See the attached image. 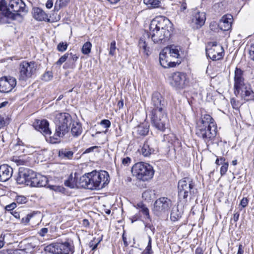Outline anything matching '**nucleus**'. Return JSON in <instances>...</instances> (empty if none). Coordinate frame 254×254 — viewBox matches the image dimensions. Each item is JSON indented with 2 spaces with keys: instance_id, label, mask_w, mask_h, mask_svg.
Instances as JSON below:
<instances>
[{
  "instance_id": "nucleus-28",
  "label": "nucleus",
  "mask_w": 254,
  "mask_h": 254,
  "mask_svg": "<svg viewBox=\"0 0 254 254\" xmlns=\"http://www.w3.org/2000/svg\"><path fill=\"white\" fill-rule=\"evenodd\" d=\"M183 212L179 209L178 206H174L172 209L170 219L171 221L176 222L182 217Z\"/></svg>"
},
{
  "instance_id": "nucleus-3",
  "label": "nucleus",
  "mask_w": 254,
  "mask_h": 254,
  "mask_svg": "<svg viewBox=\"0 0 254 254\" xmlns=\"http://www.w3.org/2000/svg\"><path fill=\"white\" fill-rule=\"evenodd\" d=\"M166 102L159 92H154L152 96L151 110L149 116L152 125L158 130L164 132L169 124V119L165 111Z\"/></svg>"
},
{
  "instance_id": "nucleus-12",
  "label": "nucleus",
  "mask_w": 254,
  "mask_h": 254,
  "mask_svg": "<svg viewBox=\"0 0 254 254\" xmlns=\"http://www.w3.org/2000/svg\"><path fill=\"white\" fill-rule=\"evenodd\" d=\"M36 173L27 168L20 167L19 168L18 176L16 182L18 184L28 186L31 180L35 176Z\"/></svg>"
},
{
  "instance_id": "nucleus-15",
  "label": "nucleus",
  "mask_w": 254,
  "mask_h": 254,
  "mask_svg": "<svg viewBox=\"0 0 254 254\" xmlns=\"http://www.w3.org/2000/svg\"><path fill=\"white\" fill-rule=\"evenodd\" d=\"M186 75L183 72H174L170 76V84L176 89L184 88L186 85Z\"/></svg>"
},
{
  "instance_id": "nucleus-35",
  "label": "nucleus",
  "mask_w": 254,
  "mask_h": 254,
  "mask_svg": "<svg viewBox=\"0 0 254 254\" xmlns=\"http://www.w3.org/2000/svg\"><path fill=\"white\" fill-rule=\"evenodd\" d=\"M155 195V193L153 191H143L142 194L143 199L147 201H150L152 199L153 196Z\"/></svg>"
},
{
  "instance_id": "nucleus-55",
  "label": "nucleus",
  "mask_w": 254,
  "mask_h": 254,
  "mask_svg": "<svg viewBox=\"0 0 254 254\" xmlns=\"http://www.w3.org/2000/svg\"><path fill=\"white\" fill-rule=\"evenodd\" d=\"M10 214H12L15 218L17 219H19L20 217L19 212L16 211H11Z\"/></svg>"
},
{
  "instance_id": "nucleus-59",
  "label": "nucleus",
  "mask_w": 254,
  "mask_h": 254,
  "mask_svg": "<svg viewBox=\"0 0 254 254\" xmlns=\"http://www.w3.org/2000/svg\"><path fill=\"white\" fill-rule=\"evenodd\" d=\"M240 214L239 212L235 213L233 215V220L235 222H236L239 220Z\"/></svg>"
},
{
  "instance_id": "nucleus-63",
  "label": "nucleus",
  "mask_w": 254,
  "mask_h": 254,
  "mask_svg": "<svg viewBox=\"0 0 254 254\" xmlns=\"http://www.w3.org/2000/svg\"><path fill=\"white\" fill-rule=\"evenodd\" d=\"M118 106L119 107V109L122 108L124 106V102L123 100L119 101L118 102Z\"/></svg>"
},
{
  "instance_id": "nucleus-58",
  "label": "nucleus",
  "mask_w": 254,
  "mask_h": 254,
  "mask_svg": "<svg viewBox=\"0 0 254 254\" xmlns=\"http://www.w3.org/2000/svg\"><path fill=\"white\" fill-rule=\"evenodd\" d=\"M145 227L146 229H150L153 232L154 230V228L153 227V225L150 223H146L145 225Z\"/></svg>"
},
{
  "instance_id": "nucleus-1",
  "label": "nucleus",
  "mask_w": 254,
  "mask_h": 254,
  "mask_svg": "<svg viewBox=\"0 0 254 254\" xmlns=\"http://www.w3.org/2000/svg\"><path fill=\"white\" fill-rule=\"evenodd\" d=\"M173 32V24L165 17H156L150 24L149 32H145L140 38L138 47L146 56L150 54L148 46L150 37L154 43H163L168 41Z\"/></svg>"
},
{
  "instance_id": "nucleus-29",
  "label": "nucleus",
  "mask_w": 254,
  "mask_h": 254,
  "mask_svg": "<svg viewBox=\"0 0 254 254\" xmlns=\"http://www.w3.org/2000/svg\"><path fill=\"white\" fill-rule=\"evenodd\" d=\"M71 132L73 136H78L82 131L81 125L77 122H73L71 125Z\"/></svg>"
},
{
  "instance_id": "nucleus-54",
  "label": "nucleus",
  "mask_w": 254,
  "mask_h": 254,
  "mask_svg": "<svg viewBox=\"0 0 254 254\" xmlns=\"http://www.w3.org/2000/svg\"><path fill=\"white\" fill-rule=\"evenodd\" d=\"M60 1V6H65L69 1V0H59Z\"/></svg>"
},
{
  "instance_id": "nucleus-11",
  "label": "nucleus",
  "mask_w": 254,
  "mask_h": 254,
  "mask_svg": "<svg viewBox=\"0 0 254 254\" xmlns=\"http://www.w3.org/2000/svg\"><path fill=\"white\" fill-rule=\"evenodd\" d=\"M28 186L31 187H46L52 190H62L64 189L63 187L59 186L48 185V180L46 177L37 176L36 173Z\"/></svg>"
},
{
  "instance_id": "nucleus-14",
  "label": "nucleus",
  "mask_w": 254,
  "mask_h": 254,
  "mask_svg": "<svg viewBox=\"0 0 254 254\" xmlns=\"http://www.w3.org/2000/svg\"><path fill=\"white\" fill-rule=\"evenodd\" d=\"M223 49L221 46H217L216 42H213L211 47L206 48V55L213 61H217L223 58Z\"/></svg>"
},
{
  "instance_id": "nucleus-48",
  "label": "nucleus",
  "mask_w": 254,
  "mask_h": 254,
  "mask_svg": "<svg viewBox=\"0 0 254 254\" xmlns=\"http://www.w3.org/2000/svg\"><path fill=\"white\" fill-rule=\"evenodd\" d=\"M131 162V159L129 157H127L122 159V164L125 166H128Z\"/></svg>"
},
{
  "instance_id": "nucleus-5",
  "label": "nucleus",
  "mask_w": 254,
  "mask_h": 254,
  "mask_svg": "<svg viewBox=\"0 0 254 254\" xmlns=\"http://www.w3.org/2000/svg\"><path fill=\"white\" fill-rule=\"evenodd\" d=\"M28 9L22 0H10L7 6L5 0H0V21L2 16L12 20L21 17L22 13L26 14Z\"/></svg>"
},
{
  "instance_id": "nucleus-51",
  "label": "nucleus",
  "mask_w": 254,
  "mask_h": 254,
  "mask_svg": "<svg viewBox=\"0 0 254 254\" xmlns=\"http://www.w3.org/2000/svg\"><path fill=\"white\" fill-rule=\"evenodd\" d=\"M99 148V146H94L90 147L87 149H86L83 152V154H86L89 153L90 152H91L94 150L95 149H97Z\"/></svg>"
},
{
  "instance_id": "nucleus-22",
  "label": "nucleus",
  "mask_w": 254,
  "mask_h": 254,
  "mask_svg": "<svg viewBox=\"0 0 254 254\" xmlns=\"http://www.w3.org/2000/svg\"><path fill=\"white\" fill-rule=\"evenodd\" d=\"M33 17L37 20L50 22L48 15L41 8L34 7L32 9Z\"/></svg>"
},
{
  "instance_id": "nucleus-60",
  "label": "nucleus",
  "mask_w": 254,
  "mask_h": 254,
  "mask_svg": "<svg viewBox=\"0 0 254 254\" xmlns=\"http://www.w3.org/2000/svg\"><path fill=\"white\" fill-rule=\"evenodd\" d=\"M82 225L85 227H89L90 223L88 220L86 219H84L82 221Z\"/></svg>"
},
{
  "instance_id": "nucleus-7",
  "label": "nucleus",
  "mask_w": 254,
  "mask_h": 254,
  "mask_svg": "<svg viewBox=\"0 0 254 254\" xmlns=\"http://www.w3.org/2000/svg\"><path fill=\"white\" fill-rule=\"evenodd\" d=\"M131 173L137 179L143 181L151 179L154 175L153 167L149 164L143 162L135 164L132 167Z\"/></svg>"
},
{
  "instance_id": "nucleus-61",
  "label": "nucleus",
  "mask_w": 254,
  "mask_h": 254,
  "mask_svg": "<svg viewBox=\"0 0 254 254\" xmlns=\"http://www.w3.org/2000/svg\"><path fill=\"white\" fill-rule=\"evenodd\" d=\"M195 254H203V251L201 248L198 247L196 249Z\"/></svg>"
},
{
  "instance_id": "nucleus-9",
  "label": "nucleus",
  "mask_w": 254,
  "mask_h": 254,
  "mask_svg": "<svg viewBox=\"0 0 254 254\" xmlns=\"http://www.w3.org/2000/svg\"><path fill=\"white\" fill-rule=\"evenodd\" d=\"M18 70L19 80L26 81L35 74L37 64L33 61L30 62L22 61L19 64Z\"/></svg>"
},
{
  "instance_id": "nucleus-37",
  "label": "nucleus",
  "mask_w": 254,
  "mask_h": 254,
  "mask_svg": "<svg viewBox=\"0 0 254 254\" xmlns=\"http://www.w3.org/2000/svg\"><path fill=\"white\" fill-rule=\"evenodd\" d=\"M15 200L18 204H23L27 201V198L23 195H17Z\"/></svg>"
},
{
  "instance_id": "nucleus-45",
  "label": "nucleus",
  "mask_w": 254,
  "mask_h": 254,
  "mask_svg": "<svg viewBox=\"0 0 254 254\" xmlns=\"http://www.w3.org/2000/svg\"><path fill=\"white\" fill-rule=\"evenodd\" d=\"M35 213H32L30 214H28L27 215L26 217L25 218H22V222L23 223H27L29 222L30 219L33 216Z\"/></svg>"
},
{
  "instance_id": "nucleus-17",
  "label": "nucleus",
  "mask_w": 254,
  "mask_h": 254,
  "mask_svg": "<svg viewBox=\"0 0 254 254\" xmlns=\"http://www.w3.org/2000/svg\"><path fill=\"white\" fill-rule=\"evenodd\" d=\"M155 140L153 138H148L144 142L142 146L138 149V151L144 157H149L155 151Z\"/></svg>"
},
{
  "instance_id": "nucleus-64",
  "label": "nucleus",
  "mask_w": 254,
  "mask_h": 254,
  "mask_svg": "<svg viewBox=\"0 0 254 254\" xmlns=\"http://www.w3.org/2000/svg\"><path fill=\"white\" fill-rule=\"evenodd\" d=\"M219 159H220L219 160L220 161L221 164L223 165L224 163V162H225V161H226L225 158L221 157Z\"/></svg>"
},
{
  "instance_id": "nucleus-10",
  "label": "nucleus",
  "mask_w": 254,
  "mask_h": 254,
  "mask_svg": "<svg viewBox=\"0 0 254 254\" xmlns=\"http://www.w3.org/2000/svg\"><path fill=\"white\" fill-rule=\"evenodd\" d=\"M171 205V201L169 199L165 197H160L154 202L153 212L156 216H162L168 212Z\"/></svg>"
},
{
  "instance_id": "nucleus-33",
  "label": "nucleus",
  "mask_w": 254,
  "mask_h": 254,
  "mask_svg": "<svg viewBox=\"0 0 254 254\" xmlns=\"http://www.w3.org/2000/svg\"><path fill=\"white\" fill-rule=\"evenodd\" d=\"M148 242L147 247L142 252L141 254H153V252L152 250L151 242L152 239L150 236H148Z\"/></svg>"
},
{
  "instance_id": "nucleus-8",
  "label": "nucleus",
  "mask_w": 254,
  "mask_h": 254,
  "mask_svg": "<svg viewBox=\"0 0 254 254\" xmlns=\"http://www.w3.org/2000/svg\"><path fill=\"white\" fill-rule=\"evenodd\" d=\"M72 243L68 241L52 243L45 248V251L53 254H69L73 253Z\"/></svg>"
},
{
  "instance_id": "nucleus-25",
  "label": "nucleus",
  "mask_w": 254,
  "mask_h": 254,
  "mask_svg": "<svg viewBox=\"0 0 254 254\" xmlns=\"http://www.w3.org/2000/svg\"><path fill=\"white\" fill-rule=\"evenodd\" d=\"M193 183L189 178H185L180 180L178 182V188L179 190H187L193 189Z\"/></svg>"
},
{
  "instance_id": "nucleus-36",
  "label": "nucleus",
  "mask_w": 254,
  "mask_h": 254,
  "mask_svg": "<svg viewBox=\"0 0 254 254\" xmlns=\"http://www.w3.org/2000/svg\"><path fill=\"white\" fill-rule=\"evenodd\" d=\"M213 9L219 13L222 12L224 11L223 4L222 2L215 3L213 6Z\"/></svg>"
},
{
  "instance_id": "nucleus-47",
  "label": "nucleus",
  "mask_w": 254,
  "mask_h": 254,
  "mask_svg": "<svg viewBox=\"0 0 254 254\" xmlns=\"http://www.w3.org/2000/svg\"><path fill=\"white\" fill-rule=\"evenodd\" d=\"M8 124V120H5L3 117L0 115V126L1 127H4Z\"/></svg>"
},
{
  "instance_id": "nucleus-62",
  "label": "nucleus",
  "mask_w": 254,
  "mask_h": 254,
  "mask_svg": "<svg viewBox=\"0 0 254 254\" xmlns=\"http://www.w3.org/2000/svg\"><path fill=\"white\" fill-rule=\"evenodd\" d=\"M243 245L242 244H240L239 245L238 251L237 254H243L244 253V251L243 250Z\"/></svg>"
},
{
  "instance_id": "nucleus-18",
  "label": "nucleus",
  "mask_w": 254,
  "mask_h": 254,
  "mask_svg": "<svg viewBox=\"0 0 254 254\" xmlns=\"http://www.w3.org/2000/svg\"><path fill=\"white\" fill-rule=\"evenodd\" d=\"M12 168L7 164L0 166V181L6 182L12 177Z\"/></svg>"
},
{
  "instance_id": "nucleus-13",
  "label": "nucleus",
  "mask_w": 254,
  "mask_h": 254,
  "mask_svg": "<svg viewBox=\"0 0 254 254\" xmlns=\"http://www.w3.org/2000/svg\"><path fill=\"white\" fill-rule=\"evenodd\" d=\"M234 90L236 96H240L247 101L254 100V92L251 89L249 84L246 83Z\"/></svg>"
},
{
  "instance_id": "nucleus-21",
  "label": "nucleus",
  "mask_w": 254,
  "mask_h": 254,
  "mask_svg": "<svg viewBox=\"0 0 254 254\" xmlns=\"http://www.w3.org/2000/svg\"><path fill=\"white\" fill-rule=\"evenodd\" d=\"M49 123L47 120H38L34 125L35 128L45 135H50L51 131L49 128Z\"/></svg>"
},
{
  "instance_id": "nucleus-27",
  "label": "nucleus",
  "mask_w": 254,
  "mask_h": 254,
  "mask_svg": "<svg viewBox=\"0 0 254 254\" xmlns=\"http://www.w3.org/2000/svg\"><path fill=\"white\" fill-rule=\"evenodd\" d=\"M134 130L137 135L144 136L149 132V125L147 123H143L137 126Z\"/></svg>"
},
{
  "instance_id": "nucleus-20",
  "label": "nucleus",
  "mask_w": 254,
  "mask_h": 254,
  "mask_svg": "<svg viewBox=\"0 0 254 254\" xmlns=\"http://www.w3.org/2000/svg\"><path fill=\"white\" fill-rule=\"evenodd\" d=\"M233 21V16L231 14H226L221 18L219 26V28L223 31H228L231 29Z\"/></svg>"
},
{
  "instance_id": "nucleus-16",
  "label": "nucleus",
  "mask_w": 254,
  "mask_h": 254,
  "mask_svg": "<svg viewBox=\"0 0 254 254\" xmlns=\"http://www.w3.org/2000/svg\"><path fill=\"white\" fill-rule=\"evenodd\" d=\"M16 85V79L11 76H3L0 78V92L8 93Z\"/></svg>"
},
{
  "instance_id": "nucleus-6",
  "label": "nucleus",
  "mask_w": 254,
  "mask_h": 254,
  "mask_svg": "<svg viewBox=\"0 0 254 254\" xmlns=\"http://www.w3.org/2000/svg\"><path fill=\"white\" fill-rule=\"evenodd\" d=\"M56 130L53 138L57 141L63 137L69 130V127L72 124V119L67 113H58L55 118Z\"/></svg>"
},
{
  "instance_id": "nucleus-49",
  "label": "nucleus",
  "mask_w": 254,
  "mask_h": 254,
  "mask_svg": "<svg viewBox=\"0 0 254 254\" xmlns=\"http://www.w3.org/2000/svg\"><path fill=\"white\" fill-rule=\"evenodd\" d=\"M48 228H43L39 231V232H38V234L42 237H44L45 235V234L48 233Z\"/></svg>"
},
{
  "instance_id": "nucleus-57",
  "label": "nucleus",
  "mask_w": 254,
  "mask_h": 254,
  "mask_svg": "<svg viewBox=\"0 0 254 254\" xmlns=\"http://www.w3.org/2000/svg\"><path fill=\"white\" fill-rule=\"evenodd\" d=\"M53 5V2L52 0H48L46 3V6L47 8H51Z\"/></svg>"
},
{
  "instance_id": "nucleus-43",
  "label": "nucleus",
  "mask_w": 254,
  "mask_h": 254,
  "mask_svg": "<svg viewBox=\"0 0 254 254\" xmlns=\"http://www.w3.org/2000/svg\"><path fill=\"white\" fill-rule=\"evenodd\" d=\"M17 206L16 203L12 202L8 205H7L5 207V210L7 211L10 212L13 211V210Z\"/></svg>"
},
{
  "instance_id": "nucleus-56",
  "label": "nucleus",
  "mask_w": 254,
  "mask_h": 254,
  "mask_svg": "<svg viewBox=\"0 0 254 254\" xmlns=\"http://www.w3.org/2000/svg\"><path fill=\"white\" fill-rule=\"evenodd\" d=\"M188 191H179L178 195L180 197L183 196L184 198H186L188 196Z\"/></svg>"
},
{
  "instance_id": "nucleus-46",
  "label": "nucleus",
  "mask_w": 254,
  "mask_h": 254,
  "mask_svg": "<svg viewBox=\"0 0 254 254\" xmlns=\"http://www.w3.org/2000/svg\"><path fill=\"white\" fill-rule=\"evenodd\" d=\"M210 28L211 30L215 31L217 29L219 26V24H218L216 22H212L210 24Z\"/></svg>"
},
{
  "instance_id": "nucleus-50",
  "label": "nucleus",
  "mask_w": 254,
  "mask_h": 254,
  "mask_svg": "<svg viewBox=\"0 0 254 254\" xmlns=\"http://www.w3.org/2000/svg\"><path fill=\"white\" fill-rule=\"evenodd\" d=\"M249 52L252 59L254 61V43L251 44Z\"/></svg>"
},
{
  "instance_id": "nucleus-30",
  "label": "nucleus",
  "mask_w": 254,
  "mask_h": 254,
  "mask_svg": "<svg viewBox=\"0 0 254 254\" xmlns=\"http://www.w3.org/2000/svg\"><path fill=\"white\" fill-rule=\"evenodd\" d=\"M59 157L61 159H71L73 157V152L66 148H63L59 151Z\"/></svg>"
},
{
  "instance_id": "nucleus-34",
  "label": "nucleus",
  "mask_w": 254,
  "mask_h": 254,
  "mask_svg": "<svg viewBox=\"0 0 254 254\" xmlns=\"http://www.w3.org/2000/svg\"><path fill=\"white\" fill-rule=\"evenodd\" d=\"M92 44L90 42H86L82 46L81 51L83 54L87 55L91 52Z\"/></svg>"
},
{
  "instance_id": "nucleus-41",
  "label": "nucleus",
  "mask_w": 254,
  "mask_h": 254,
  "mask_svg": "<svg viewBox=\"0 0 254 254\" xmlns=\"http://www.w3.org/2000/svg\"><path fill=\"white\" fill-rule=\"evenodd\" d=\"M67 48V45L66 43L61 42L57 46V49L60 52H64L65 51Z\"/></svg>"
},
{
  "instance_id": "nucleus-26",
  "label": "nucleus",
  "mask_w": 254,
  "mask_h": 254,
  "mask_svg": "<svg viewBox=\"0 0 254 254\" xmlns=\"http://www.w3.org/2000/svg\"><path fill=\"white\" fill-rule=\"evenodd\" d=\"M206 20L205 14L204 12H197L193 16L192 21L196 25V27H201Z\"/></svg>"
},
{
  "instance_id": "nucleus-19",
  "label": "nucleus",
  "mask_w": 254,
  "mask_h": 254,
  "mask_svg": "<svg viewBox=\"0 0 254 254\" xmlns=\"http://www.w3.org/2000/svg\"><path fill=\"white\" fill-rule=\"evenodd\" d=\"M244 71L240 68L236 67L234 72V89L246 84L244 77Z\"/></svg>"
},
{
  "instance_id": "nucleus-23",
  "label": "nucleus",
  "mask_w": 254,
  "mask_h": 254,
  "mask_svg": "<svg viewBox=\"0 0 254 254\" xmlns=\"http://www.w3.org/2000/svg\"><path fill=\"white\" fill-rule=\"evenodd\" d=\"M180 49L178 46L173 45L164 48L162 51L170 58H179L180 56Z\"/></svg>"
},
{
  "instance_id": "nucleus-52",
  "label": "nucleus",
  "mask_w": 254,
  "mask_h": 254,
  "mask_svg": "<svg viewBox=\"0 0 254 254\" xmlns=\"http://www.w3.org/2000/svg\"><path fill=\"white\" fill-rule=\"evenodd\" d=\"M248 204V200L247 198L244 197L240 202V205L242 207L244 208L247 206Z\"/></svg>"
},
{
  "instance_id": "nucleus-53",
  "label": "nucleus",
  "mask_w": 254,
  "mask_h": 254,
  "mask_svg": "<svg viewBox=\"0 0 254 254\" xmlns=\"http://www.w3.org/2000/svg\"><path fill=\"white\" fill-rule=\"evenodd\" d=\"M14 161L15 162L17 165H24L25 163V161L20 158H16L14 159Z\"/></svg>"
},
{
  "instance_id": "nucleus-24",
  "label": "nucleus",
  "mask_w": 254,
  "mask_h": 254,
  "mask_svg": "<svg viewBox=\"0 0 254 254\" xmlns=\"http://www.w3.org/2000/svg\"><path fill=\"white\" fill-rule=\"evenodd\" d=\"M170 58L163 53L162 51L159 55V62L161 65L164 68H167L169 67H174L176 65L175 62H172L170 60Z\"/></svg>"
},
{
  "instance_id": "nucleus-4",
  "label": "nucleus",
  "mask_w": 254,
  "mask_h": 254,
  "mask_svg": "<svg viewBox=\"0 0 254 254\" xmlns=\"http://www.w3.org/2000/svg\"><path fill=\"white\" fill-rule=\"evenodd\" d=\"M195 133L208 145L213 143L217 134V126L210 115H201L200 119L196 123Z\"/></svg>"
},
{
  "instance_id": "nucleus-31",
  "label": "nucleus",
  "mask_w": 254,
  "mask_h": 254,
  "mask_svg": "<svg viewBox=\"0 0 254 254\" xmlns=\"http://www.w3.org/2000/svg\"><path fill=\"white\" fill-rule=\"evenodd\" d=\"M134 206L136 209H140V211L146 217V218L150 220L149 209L142 202L137 203L136 205H134Z\"/></svg>"
},
{
  "instance_id": "nucleus-40",
  "label": "nucleus",
  "mask_w": 254,
  "mask_h": 254,
  "mask_svg": "<svg viewBox=\"0 0 254 254\" xmlns=\"http://www.w3.org/2000/svg\"><path fill=\"white\" fill-rule=\"evenodd\" d=\"M116 49V42L115 41H113L110 44V47L109 49V55L112 56L115 55Z\"/></svg>"
},
{
  "instance_id": "nucleus-44",
  "label": "nucleus",
  "mask_w": 254,
  "mask_h": 254,
  "mask_svg": "<svg viewBox=\"0 0 254 254\" xmlns=\"http://www.w3.org/2000/svg\"><path fill=\"white\" fill-rule=\"evenodd\" d=\"M100 124L103 126L105 128H108L111 127V122L109 120H102Z\"/></svg>"
},
{
  "instance_id": "nucleus-39",
  "label": "nucleus",
  "mask_w": 254,
  "mask_h": 254,
  "mask_svg": "<svg viewBox=\"0 0 254 254\" xmlns=\"http://www.w3.org/2000/svg\"><path fill=\"white\" fill-rule=\"evenodd\" d=\"M229 163L228 162H224V163L222 165L220 168V174L221 176H223L226 174L228 168Z\"/></svg>"
},
{
  "instance_id": "nucleus-42",
  "label": "nucleus",
  "mask_w": 254,
  "mask_h": 254,
  "mask_svg": "<svg viewBox=\"0 0 254 254\" xmlns=\"http://www.w3.org/2000/svg\"><path fill=\"white\" fill-rule=\"evenodd\" d=\"M69 54V60L70 61V62L73 64L75 63V62H76V61L79 58V55H77L76 54H73L72 53H68Z\"/></svg>"
},
{
  "instance_id": "nucleus-38",
  "label": "nucleus",
  "mask_w": 254,
  "mask_h": 254,
  "mask_svg": "<svg viewBox=\"0 0 254 254\" xmlns=\"http://www.w3.org/2000/svg\"><path fill=\"white\" fill-rule=\"evenodd\" d=\"M69 54L68 53H65L64 55L62 56L59 60L56 62V64L59 65H61L62 64L66 61V60L68 58Z\"/></svg>"
},
{
  "instance_id": "nucleus-2",
  "label": "nucleus",
  "mask_w": 254,
  "mask_h": 254,
  "mask_svg": "<svg viewBox=\"0 0 254 254\" xmlns=\"http://www.w3.org/2000/svg\"><path fill=\"white\" fill-rule=\"evenodd\" d=\"M109 182L110 177L107 171L99 172L95 170L85 174L76 183L75 182V178L71 174L67 179L64 181V185L70 189L76 187L78 189L99 190L105 187Z\"/></svg>"
},
{
  "instance_id": "nucleus-32",
  "label": "nucleus",
  "mask_w": 254,
  "mask_h": 254,
  "mask_svg": "<svg viewBox=\"0 0 254 254\" xmlns=\"http://www.w3.org/2000/svg\"><path fill=\"white\" fill-rule=\"evenodd\" d=\"M144 4L151 8H158L161 6V0H143Z\"/></svg>"
}]
</instances>
